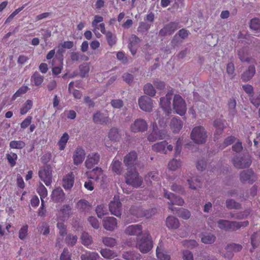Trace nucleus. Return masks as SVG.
<instances>
[{
  "label": "nucleus",
  "instance_id": "f257e3e1",
  "mask_svg": "<svg viewBox=\"0 0 260 260\" xmlns=\"http://www.w3.org/2000/svg\"><path fill=\"white\" fill-rule=\"evenodd\" d=\"M155 209H151L145 211H143L140 207H132L129 210V214L127 216L126 221L128 222H136L140 217H146L149 218L154 214Z\"/></svg>",
  "mask_w": 260,
  "mask_h": 260
},
{
  "label": "nucleus",
  "instance_id": "f03ea898",
  "mask_svg": "<svg viewBox=\"0 0 260 260\" xmlns=\"http://www.w3.org/2000/svg\"><path fill=\"white\" fill-rule=\"evenodd\" d=\"M136 247L143 253H146L151 250L153 247V241L148 232L144 233L141 238H137Z\"/></svg>",
  "mask_w": 260,
  "mask_h": 260
},
{
  "label": "nucleus",
  "instance_id": "7ed1b4c3",
  "mask_svg": "<svg viewBox=\"0 0 260 260\" xmlns=\"http://www.w3.org/2000/svg\"><path fill=\"white\" fill-rule=\"evenodd\" d=\"M248 224L249 222L247 220L237 222L220 219L218 221V228L226 231H235L241 227H246Z\"/></svg>",
  "mask_w": 260,
  "mask_h": 260
},
{
  "label": "nucleus",
  "instance_id": "20e7f679",
  "mask_svg": "<svg viewBox=\"0 0 260 260\" xmlns=\"http://www.w3.org/2000/svg\"><path fill=\"white\" fill-rule=\"evenodd\" d=\"M124 177L126 183L135 188H138L142 184L143 179L140 177L136 169L128 170Z\"/></svg>",
  "mask_w": 260,
  "mask_h": 260
},
{
  "label": "nucleus",
  "instance_id": "39448f33",
  "mask_svg": "<svg viewBox=\"0 0 260 260\" xmlns=\"http://www.w3.org/2000/svg\"><path fill=\"white\" fill-rule=\"evenodd\" d=\"M191 139L197 144H203L206 142L207 138V133L202 126L194 127L190 134Z\"/></svg>",
  "mask_w": 260,
  "mask_h": 260
},
{
  "label": "nucleus",
  "instance_id": "423d86ee",
  "mask_svg": "<svg viewBox=\"0 0 260 260\" xmlns=\"http://www.w3.org/2000/svg\"><path fill=\"white\" fill-rule=\"evenodd\" d=\"M173 109L180 116L185 115L186 112V104L184 100L179 94H175L173 100Z\"/></svg>",
  "mask_w": 260,
  "mask_h": 260
},
{
  "label": "nucleus",
  "instance_id": "0eeeda50",
  "mask_svg": "<svg viewBox=\"0 0 260 260\" xmlns=\"http://www.w3.org/2000/svg\"><path fill=\"white\" fill-rule=\"evenodd\" d=\"M234 166L238 169L248 168L251 164V160L248 153H245L243 156L239 155L233 159Z\"/></svg>",
  "mask_w": 260,
  "mask_h": 260
},
{
  "label": "nucleus",
  "instance_id": "6e6552de",
  "mask_svg": "<svg viewBox=\"0 0 260 260\" xmlns=\"http://www.w3.org/2000/svg\"><path fill=\"white\" fill-rule=\"evenodd\" d=\"M39 177L48 186L52 183V170L50 167L47 166L41 169L38 172Z\"/></svg>",
  "mask_w": 260,
  "mask_h": 260
},
{
  "label": "nucleus",
  "instance_id": "1a4fd4ad",
  "mask_svg": "<svg viewBox=\"0 0 260 260\" xmlns=\"http://www.w3.org/2000/svg\"><path fill=\"white\" fill-rule=\"evenodd\" d=\"M165 197L169 200L168 204L171 205L169 207V209L172 211H175L176 208L172 207L173 205H177L178 206H182L184 203V200L180 197L176 196L174 193L168 192L166 190H164Z\"/></svg>",
  "mask_w": 260,
  "mask_h": 260
},
{
  "label": "nucleus",
  "instance_id": "9d476101",
  "mask_svg": "<svg viewBox=\"0 0 260 260\" xmlns=\"http://www.w3.org/2000/svg\"><path fill=\"white\" fill-rule=\"evenodd\" d=\"M138 103L141 110L147 112H150L153 107L152 100L147 96L143 95L139 99Z\"/></svg>",
  "mask_w": 260,
  "mask_h": 260
},
{
  "label": "nucleus",
  "instance_id": "9b49d317",
  "mask_svg": "<svg viewBox=\"0 0 260 260\" xmlns=\"http://www.w3.org/2000/svg\"><path fill=\"white\" fill-rule=\"evenodd\" d=\"M172 92H168L165 97L160 99V106L165 114L169 115L171 112V104Z\"/></svg>",
  "mask_w": 260,
  "mask_h": 260
},
{
  "label": "nucleus",
  "instance_id": "f8f14e48",
  "mask_svg": "<svg viewBox=\"0 0 260 260\" xmlns=\"http://www.w3.org/2000/svg\"><path fill=\"white\" fill-rule=\"evenodd\" d=\"M109 210L111 214L120 217L121 215V203L120 202L119 197H114L113 200L111 201L109 205Z\"/></svg>",
  "mask_w": 260,
  "mask_h": 260
},
{
  "label": "nucleus",
  "instance_id": "ddd939ff",
  "mask_svg": "<svg viewBox=\"0 0 260 260\" xmlns=\"http://www.w3.org/2000/svg\"><path fill=\"white\" fill-rule=\"evenodd\" d=\"M173 149V146L168 145V143L166 141L156 143L152 146V150L153 151L164 154H166L167 150L172 151Z\"/></svg>",
  "mask_w": 260,
  "mask_h": 260
},
{
  "label": "nucleus",
  "instance_id": "4468645a",
  "mask_svg": "<svg viewBox=\"0 0 260 260\" xmlns=\"http://www.w3.org/2000/svg\"><path fill=\"white\" fill-rule=\"evenodd\" d=\"M178 28H179V27L178 23L175 22H170L166 24L159 30V35L162 37L171 35Z\"/></svg>",
  "mask_w": 260,
  "mask_h": 260
},
{
  "label": "nucleus",
  "instance_id": "2eb2a0df",
  "mask_svg": "<svg viewBox=\"0 0 260 260\" xmlns=\"http://www.w3.org/2000/svg\"><path fill=\"white\" fill-rule=\"evenodd\" d=\"M147 128L148 124L146 121L140 118L136 119L131 126V131L134 133L145 132Z\"/></svg>",
  "mask_w": 260,
  "mask_h": 260
},
{
  "label": "nucleus",
  "instance_id": "dca6fc26",
  "mask_svg": "<svg viewBox=\"0 0 260 260\" xmlns=\"http://www.w3.org/2000/svg\"><path fill=\"white\" fill-rule=\"evenodd\" d=\"M100 159V155L98 153L92 152L89 154L85 162V167L88 169H91L97 165Z\"/></svg>",
  "mask_w": 260,
  "mask_h": 260
},
{
  "label": "nucleus",
  "instance_id": "f3484780",
  "mask_svg": "<svg viewBox=\"0 0 260 260\" xmlns=\"http://www.w3.org/2000/svg\"><path fill=\"white\" fill-rule=\"evenodd\" d=\"M137 158V152L132 151L124 157L123 162L127 168H132L136 165Z\"/></svg>",
  "mask_w": 260,
  "mask_h": 260
},
{
  "label": "nucleus",
  "instance_id": "a211bd4d",
  "mask_svg": "<svg viewBox=\"0 0 260 260\" xmlns=\"http://www.w3.org/2000/svg\"><path fill=\"white\" fill-rule=\"evenodd\" d=\"M85 150L81 147H78L75 150L73 159L74 165L78 166L82 164L85 157Z\"/></svg>",
  "mask_w": 260,
  "mask_h": 260
},
{
  "label": "nucleus",
  "instance_id": "6ab92c4d",
  "mask_svg": "<svg viewBox=\"0 0 260 260\" xmlns=\"http://www.w3.org/2000/svg\"><path fill=\"white\" fill-rule=\"evenodd\" d=\"M51 198L55 203L62 202L65 199V193L60 187H57L52 190Z\"/></svg>",
  "mask_w": 260,
  "mask_h": 260
},
{
  "label": "nucleus",
  "instance_id": "aec40b11",
  "mask_svg": "<svg viewBox=\"0 0 260 260\" xmlns=\"http://www.w3.org/2000/svg\"><path fill=\"white\" fill-rule=\"evenodd\" d=\"M86 175L88 179H92L95 181L103 178L104 176L103 170L99 167H96L91 171L86 172Z\"/></svg>",
  "mask_w": 260,
  "mask_h": 260
},
{
  "label": "nucleus",
  "instance_id": "412c9836",
  "mask_svg": "<svg viewBox=\"0 0 260 260\" xmlns=\"http://www.w3.org/2000/svg\"><path fill=\"white\" fill-rule=\"evenodd\" d=\"M103 226L107 231H114L117 226V219L113 217H106L103 220Z\"/></svg>",
  "mask_w": 260,
  "mask_h": 260
},
{
  "label": "nucleus",
  "instance_id": "4be33fe9",
  "mask_svg": "<svg viewBox=\"0 0 260 260\" xmlns=\"http://www.w3.org/2000/svg\"><path fill=\"white\" fill-rule=\"evenodd\" d=\"M240 180L242 182H248L252 183L255 181V176L251 169L243 171L240 174Z\"/></svg>",
  "mask_w": 260,
  "mask_h": 260
},
{
  "label": "nucleus",
  "instance_id": "5701e85b",
  "mask_svg": "<svg viewBox=\"0 0 260 260\" xmlns=\"http://www.w3.org/2000/svg\"><path fill=\"white\" fill-rule=\"evenodd\" d=\"M74 183V175L73 172H70L64 176L62 180V186L65 189H70Z\"/></svg>",
  "mask_w": 260,
  "mask_h": 260
},
{
  "label": "nucleus",
  "instance_id": "b1692460",
  "mask_svg": "<svg viewBox=\"0 0 260 260\" xmlns=\"http://www.w3.org/2000/svg\"><path fill=\"white\" fill-rule=\"evenodd\" d=\"M37 192L40 195L41 200V209H43L45 206L44 199L47 197L48 195V191L47 188L41 182L39 184L37 188Z\"/></svg>",
  "mask_w": 260,
  "mask_h": 260
},
{
  "label": "nucleus",
  "instance_id": "393cba45",
  "mask_svg": "<svg viewBox=\"0 0 260 260\" xmlns=\"http://www.w3.org/2000/svg\"><path fill=\"white\" fill-rule=\"evenodd\" d=\"M255 74V68L253 65H251L241 75V79L244 82L250 80Z\"/></svg>",
  "mask_w": 260,
  "mask_h": 260
},
{
  "label": "nucleus",
  "instance_id": "a878e982",
  "mask_svg": "<svg viewBox=\"0 0 260 260\" xmlns=\"http://www.w3.org/2000/svg\"><path fill=\"white\" fill-rule=\"evenodd\" d=\"M142 231V227L140 224H134L128 226L125 233L128 235H139Z\"/></svg>",
  "mask_w": 260,
  "mask_h": 260
},
{
  "label": "nucleus",
  "instance_id": "bb28decb",
  "mask_svg": "<svg viewBox=\"0 0 260 260\" xmlns=\"http://www.w3.org/2000/svg\"><path fill=\"white\" fill-rule=\"evenodd\" d=\"M170 127L173 133H177L182 128L183 122L179 118H173L171 121Z\"/></svg>",
  "mask_w": 260,
  "mask_h": 260
},
{
  "label": "nucleus",
  "instance_id": "cd10ccee",
  "mask_svg": "<svg viewBox=\"0 0 260 260\" xmlns=\"http://www.w3.org/2000/svg\"><path fill=\"white\" fill-rule=\"evenodd\" d=\"M93 121L97 124H106L109 121V117L107 116H105L101 112H97L93 115Z\"/></svg>",
  "mask_w": 260,
  "mask_h": 260
},
{
  "label": "nucleus",
  "instance_id": "c85d7f7f",
  "mask_svg": "<svg viewBox=\"0 0 260 260\" xmlns=\"http://www.w3.org/2000/svg\"><path fill=\"white\" fill-rule=\"evenodd\" d=\"M44 78L38 72H35L30 77V82L32 85L40 87L44 81Z\"/></svg>",
  "mask_w": 260,
  "mask_h": 260
},
{
  "label": "nucleus",
  "instance_id": "c756f323",
  "mask_svg": "<svg viewBox=\"0 0 260 260\" xmlns=\"http://www.w3.org/2000/svg\"><path fill=\"white\" fill-rule=\"evenodd\" d=\"M111 168L112 171L117 175H120L122 172L121 162L115 157L111 164Z\"/></svg>",
  "mask_w": 260,
  "mask_h": 260
},
{
  "label": "nucleus",
  "instance_id": "7c9ffc66",
  "mask_svg": "<svg viewBox=\"0 0 260 260\" xmlns=\"http://www.w3.org/2000/svg\"><path fill=\"white\" fill-rule=\"evenodd\" d=\"M166 225L169 229H177L180 225L178 219L174 216H170L166 219Z\"/></svg>",
  "mask_w": 260,
  "mask_h": 260
},
{
  "label": "nucleus",
  "instance_id": "2f4dec72",
  "mask_svg": "<svg viewBox=\"0 0 260 260\" xmlns=\"http://www.w3.org/2000/svg\"><path fill=\"white\" fill-rule=\"evenodd\" d=\"M242 248V246L240 244L232 243L227 245L226 247V249L228 252L229 253L227 255H224L226 257L230 258L233 256V253L232 251L238 252L240 251Z\"/></svg>",
  "mask_w": 260,
  "mask_h": 260
},
{
  "label": "nucleus",
  "instance_id": "473e14b6",
  "mask_svg": "<svg viewBox=\"0 0 260 260\" xmlns=\"http://www.w3.org/2000/svg\"><path fill=\"white\" fill-rule=\"evenodd\" d=\"M122 257L126 260H141V255L135 251H127L122 254Z\"/></svg>",
  "mask_w": 260,
  "mask_h": 260
},
{
  "label": "nucleus",
  "instance_id": "72a5a7b5",
  "mask_svg": "<svg viewBox=\"0 0 260 260\" xmlns=\"http://www.w3.org/2000/svg\"><path fill=\"white\" fill-rule=\"evenodd\" d=\"M156 254L158 260H170V256L166 251H163L161 245L159 243V246H157L156 250Z\"/></svg>",
  "mask_w": 260,
  "mask_h": 260
},
{
  "label": "nucleus",
  "instance_id": "f704fd0d",
  "mask_svg": "<svg viewBox=\"0 0 260 260\" xmlns=\"http://www.w3.org/2000/svg\"><path fill=\"white\" fill-rule=\"evenodd\" d=\"M80 258L81 260H98L100 255L95 252L86 251L81 254Z\"/></svg>",
  "mask_w": 260,
  "mask_h": 260
},
{
  "label": "nucleus",
  "instance_id": "c9c22d12",
  "mask_svg": "<svg viewBox=\"0 0 260 260\" xmlns=\"http://www.w3.org/2000/svg\"><path fill=\"white\" fill-rule=\"evenodd\" d=\"M213 126L216 128L215 135H220L222 134L225 126L221 119H216L213 122Z\"/></svg>",
  "mask_w": 260,
  "mask_h": 260
},
{
  "label": "nucleus",
  "instance_id": "e433bc0d",
  "mask_svg": "<svg viewBox=\"0 0 260 260\" xmlns=\"http://www.w3.org/2000/svg\"><path fill=\"white\" fill-rule=\"evenodd\" d=\"M100 253L102 256L107 259H111L117 256L116 252L108 248L102 249Z\"/></svg>",
  "mask_w": 260,
  "mask_h": 260
},
{
  "label": "nucleus",
  "instance_id": "4c0bfd02",
  "mask_svg": "<svg viewBox=\"0 0 260 260\" xmlns=\"http://www.w3.org/2000/svg\"><path fill=\"white\" fill-rule=\"evenodd\" d=\"M69 140V136L68 133H64L58 141L57 144L60 150H63L67 145V143Z\"/></svg>",
  "mask_w": 260,
  "mask_h": 260
},
{
  "label": "nucleus",
  "instance_id": "58836bf2",
  "mask_svg": "<svg viewBox=\"0 0 260 260\" xmlns=\"http://www.w3.org/2000/svg\"><path fill=\"white\" fill-rule=\"evenodd\" d=\"M109 139L113 141H119L121 138V135L119 134L117 128H111L108 134Z\"/></svg>",
  "mask_w": 260,
  "mask_h": 260
},
{
  "label": "nucleus",
  "instance_id": "ea45409f",
  "mask_svg": "<svg viewBox=\"0 0 260 260\" xmlns=\"http://www.w3.org/2000/svg\"><path fill=\"white\" fill-rule=\"evenodd\" d=\"M250 27L255 33L260 31V19L258 17H254L250 22Z\"/></svg>",
  "mask_w": 260,
  "mask_h": 260
},
{
  "label": "nucleus",
  "instance_id": "a19ab883",
  "mask_svg": "<svg viewBox=\"0 0 260 260\" xmlns=\"http://www.w3.org/2000/svg\"><path fill=\"white\" fill-rule=\"evenodd\" d=\"M238 56L242 62H249L251 60L247 52V49L245 48H242L238 51Z\"/></svg>",
  "mask_w": 260,
  "mask_h": 260
},
{
  "label": "nucleus",
  "instance_id": "79ce46f5",
  "mask_svg": "<svg viewBox=\"0 0 260 260\" xmlns=\"http://www.w3.org/2000/svg\"><path fill=\"white\" fill-rule=\"evenodd\" d=\"M32 104L33 103L31 100H27L20 110V114L23 115L26 114L32 108Z\"/></svg>",
  "mask_w": 260,
  "mask_h": 260
},
{
  "label": "nucleus",
  "instance_id": "37998d69",
  "mask_svg": "<svg viewBox=\"0 0 260 260\" xmlns=\"http://www.w3.org/2000/svg\"><path fill=\"white\" fill-rule=\"evenodd\" d=\"M226 207L229 209H239L241 205L233 199H228L225 202Z\"/></svg>",
  "mask_w": 260,
  "mask_h": 260
},
{
  "label": "nucleus",
  "instance_id": "c03bdc74",
  "mask_svg": "<svg viewBox=\"0 0 260 260\" xmlns=\"http://www.w3.org/2000/svg\"><path fill=\"white\" fill-rule=\"evenodd\" d=\"M176 214L179 217H181L184 219H188L191 215L190 212L188 210L184 208H178L176 210Z\"/></svg>",
  "mask_w": 260,
  "mask_h": 260
},
{
  "label": "nucleus",
  "instance_id": "a18cd8bd",
  "mask_svg": "<svg viewBox=\"0 0 260 260\" xmlns=\"http://www.w3.org/2000/svg\"><path fill=\"white\" fill-rule=\"evenodd\" d=\"M143 90L144 93L149 96H153L155 95L156 91L151 83H147L145 85Z\"/></svg>",
  "mask_w": 260,
  "mask_h": 260
},
{
  "label": "nucleus",
  "instance_id": "49530a36",
  "mask_svg": "<svg viewBox=\"0 0 260 260\" xmlns=\"http://www.w3.org/2000/svg\"><path fill=\"white\" fill-rule=\"evenodd\" d=\"M215 236L211 234H207L204 235L201 238V241L205 244H212L214 242L215 240Z\"/></svg>",
  "mask_w": 260,
  "mask_h": 260
},
{
  "label": "nucleus",
  "instance_id": "de8ad7c7",
  "mask_svg": "<svg viewBox=\"0 0 260 260\" xmlns=\"http://www.w3.org/2000/svg\"><path fill=\"white\" fill-rule=\"evenodd\" d=\"M28 90V87L27 86L23 85L21 86L13 95L12 97V100L13 101L15 100L17 98L20 96L22 94L26 93Z\"/></svg>",
  "mask_w": 260,
  "mask_h": 260
},
{
  "label": "nucleus",
  "instance_id": "09e8293b",
  "mask_svg": "<svg viewBox=\"0 0 260 260\" xmlns=\"http://www.w3.org/2000/svg\"><path fill=\"white\" fill-rule=\"evenodd\" d=\"M7 159L9 164L11 167H14L16 164L17 155L15 153H8L6 155Z\"/></svg>",
  "mask_w": 260,
  "mask_h": 260
},
{
  "label": "nucleus",
  "instance_id": "8fccbe9b",
  "mask_svg": "<svg viewBox=\"0 0 260 260\" xmlns=\"http://www.w3.org/2000/svg\"><path fill=\"white\" fill-rule=\"evenodd\" d=\"M81 240L82 244L88 246L92 243V237L86 232H83L81 236Z\"/></svg>",
  "mask_w": 260,
  "mask_h": 260
},
{
  "label": "nucleus",
  "instance_id": "3c124183",
  "mask_svg": "<svg viewBox=\"0 0 260 260\" xmlns=\"http://www.w3.org/2000/svg\"><path fill=\"white\" fill-rule=\"evenodd\" d=\"M25 146V143L22 141H12L10 142V147L12 149H21Z\"/></svg>",
  "mask_w": 260,
  "mask_h": 260
},
{
  "label": "nucleus",
  "instance_id": "603ef678",
  "mask_svg": "<svg viewBox=\"0 0 260 260\" xmlns=\"http://www.w3.org/2000/svg\"><path fill=\"white\" fill-rule=\"evenodd\" d=\"M181 162L179 160L173 159L168 164V168L172 171H175L181 167Z\"/></svg>",
  "mask_w": 260,
  "mask_h": 260
},
{
  "label": "nucleus",
  "instance_id": "864d4df0",
  "mask_svg": "<svg viewBox=\"0 0 260 260\" xmlns=\"http://www.w3.org/2000/svg\"><path fill=\"white\" fill-rule=\"evenodd\" d=\"M196 182L194 183L192 179L191 180L189 179H187V182L188 183L189 188H190L192 189L196 190L198 188H200L201 187V179L197 178L195 179Z\"/></svg>",
  "mask_w": 260,
  "mask_h": 260
},
{
  "label": "nucleus",
  "instance_id": "5fc2aeb1",
  "mask_svg": "<svg viewBox=\"0 0 260 260\" xmlns=\"http://www.w3.org/2000/svg\"><path fill=\"white\" fill-rule=\"evenodd\" d=\"M95 211L98 216L101 218L107 213V208L105 207L104 205L98 206Z\"/></svg>",
  "mask_w": 260,
  "mask_h": 260
},
{
  "label": "nucleus",
  "instance_id": "6e6d98bb",
  "mask_svg": "<svg viewBox=\"0 0 260 260\" xmlns=\"http://www.w3.org/2000/svg\"><path fill=\"white\" fill-rule=\"evenodd\" d=\"M28 226L27 224L23 225L19 231V238L21 240H24L26 239L28 235Z\"/></svg>",
  "mask_w": 260,
  "mask_h": 260
},
{
  "label": "nucleus",
  "instance_id": "4d7b16f0",
  "mask_svg": "<svg viewBox=\"0 0 260 260\" xmlns=\"http://www.w3.org/2000/svg\"><path fill=\"white\" fill-rule=\"evenodd\" d=\"M107 41L109 46H113L116 44V37L112 32L108 31L106 34Z\"/></svg>",
  "mask_w": 260,
  "mask_h": 260
},
{
  "label": "nucleus",
  "instance_id": "13d9d810",
  "mask_svg": "<svg viewBox=\"0 0 260 260\" xmlns=\"http://www.w3.org/2000/svg\"><path fill=\"white\" fill-rule=\"evenodd\" d=\"M103 243L106 246L113 247L116 244V241L113 238L106 237L103 238Z\"/></svg>",
  "mask_w": 260,
  "mask_h": 260
},
{
  "label": "nucleus",
  "instance_id": "bf43d9fd",
  "mask_svg": "<svg viewBox=\"0 0 260 260\" xmlns=\"http://www.w3.org/2000/svg\"><path fill=\"white\" fill-rule=\"evenodd\" d=\"M77 236L69 234L66 238V243L68 246H74L77 241Z\"/></svg>",
  "mask_w": 260,
  "mask_h": 260
},
{
  "label": "nucleus",
  "instance_id": "052dcab7",
  "mask_svg": "<svg viewBox=\"0 0 260 260\" xmlns=\"http://www.w3.org/2000/svg\"><path fill=\"white\" fill-rule=\"evenodd\" d=\"M59 64L58 66L54 67L52 68V74L54 75H59L63 69V59L62 58H59Z\"/></svg>",
  "mask_w": 260,
  "mask_h": 260
},
{
  "label": "nucleus",
  "instance_id": "680f3d73",
  "mask_svg": "<svg viewBox=\"0 0 260 260\" xmlns=\"http://www.w3.org/2000/svg\"><path fill=\"white\" fill-rule=\"evenodd\" d=\"M158 177V173L156 171H152L149 172L147 175L145 177V179L146 181H149L150 182L152 181H155L157 180Z\"/></svg>",
  "mask_w": 260,
  "mask_h": 260
},
{
  "label": "nucleus",
  "instance_id": "e2e57ef3",
  "mask_svg": "<svg viewBox=\"0 0 260 260\" xmlns=\"http://www.w3.org/2000/svg\"><path fill=\"white\" fill-rule=\"evenodd\" d=\"M157 124L156 123L153 125V131L152 133L148 136V140L150 142H154L157 140V136L156 135Z\"/></svg>",
  "mask_w": 260,
  "mask_h": 260
},
{
  "label": "nucleus",
  "instance_id": "0e129e2a",
  "mask_svg": "<svg viewBox=\"0 0 260 260\" xmlns=\"http://www.w3.org/2000/svg\"><path fill=\"white\" fill-rule=\"evenodd\" d=\"M71 211L70 206L68 205H64L60 209V212L63 215V218H66L69 216Z\"/></svg>",
  "mask_w": 260,
  "mask_h": 260
},
{
  "label": "nucleus",
  "instance_id": "69168bd1",
  "mask_svg": "<svg viewBox=\"0 0 260 260\" xmlns=\"http://www.w3.org/2000/svg\"><path fill=\"white\" fill-rule=\"evenodd\" d=\"M80 75L84 78L88 76L89 72V67L87 65H81L79 67Z\"/></svg>",
  "mask_w": 260,
  "mask_h": 260
},
{
  "label": "nucleus",
  "instance_id": "338daca9",
  "mask_svg": "<svg viewBox=\"0 0 260 260\" xmlns=\"http://www.w3.org/2000/svg\"><path fill=\"white\" fill-rule=\"evenodd\" d=\"M77 206L79 208L85 211L89 209L90 207L88 202L85 200H80L77 203Z\"/></svg>",
  "mask_w": 260,
  "mask_h": 260
},
{
  "label": "nucleus",
  "instance_id": "774afa93",
  "mask_svg": "<svg viewBox=\"0 0 260 260\" xmlns=\"http://www.w3.org/2000/svg\"><path fill=\"white\" fill-rule=\"evenodd\" d=\"M60 260H72L71 255L67 248H64L60 256Z\"/></svg>",
  "mask_w": 260,
  "mask_h": 260
}]
</instances>
